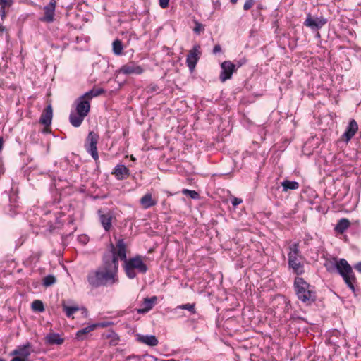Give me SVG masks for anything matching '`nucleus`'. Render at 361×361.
Segmentation results:
<instances>
[{
  "instance_id": "1",
  "label": "nucleus",
  "mask_w": 361,
  "mask_h": 361,
  "mask_svg": "<svg viewBox=\"0 0 361 361\" xmlns=\"http://www.w3.org/2000/svg\"><path fill=\"white\" fill-rule=\"evenodd\" d=\"M118 261L113 253L107 252L102 257V263L94 270L89 271L87 280L92 288L111 286L118 281Z\"/></svg>"
},
{
  "instance_id": "2",
  "label": "nucleus",
  "mask_w": 361,
  "mask_h": 361,
  "mask_svg": "<svg viewBox=\"0 0 361 361\" xmlns=\"http://www.w3.org/2000/svg\"><path fill=\"white\" fill-rule=\"evenodd\" d=\"M111 252L114 257L118 261V259L124 262L123 269L126 276L129 279H134L137 274H145L148 269L147 264L140 255L127 259L126 245L123 239H118L116 245L111 244Z\"/></svg>"
},
{
  "instance_id": "3",
  "label": "nucleus",
  "mask_w": 361,
  "mask_h": 361,
  "mask_svg": "<svg viewBox=\"0 0 361 361\" xmlns=\"http://www.w3.org/2000/svg\"><path fill=\"white\" fill-rule=\"evenodd\" d=\"M294 286L298 298L302 302L310 305L316 300V293L313 288L302 278L296 277Z\"/></svg>"
},
{
  "instance_id": "4",
  "label": "nucleus",
  "mask_w": 361,
  "mask_h": 361,
  "mask_svg": "<svg viewBox=\"0 0 361 361\" xmlns=\"http://www.w3.org/2000/svg\"><path fill=\"white\" fill-rule=\"evenodd\" d=\"M288 265L293 271L297 275H300L304 272L303 264L301 263L302 256L299 250V243H295L289 247L288 253Z\"/></svg>"
},
{
  "instance_id": "5",
  "label": "nucleus",
  "mask_w": 361,
  "mask_h": 361,
  "mask_svg": "<svg viewBox=\"0 0 361 361\" xmlns=\"http://www.w3.org/2000/svg\"><path fill=\"white\" fill-rule=\"evenodd\" d=\"M336 267L338 273L342 276L348 286L353 291H355L353 282L355 280V277L350 265L345 259H341L338 262H336Z\"/></svg>"
},
{
  "instance_id": "6",
  "label": "nucleus",
  "mask_w": 361,
  "mask_h": 361,
  "mask_svg": "<svg viewBox=\"0 0 361 361\" xmlns=\"http://www.w3.org/2000/svg\"><path fill=\"white\" fill-rule=\"evenodd\" d=\"M99 140V135L94 131H90L86 138L85 147L86 150L91 154L92 158L97 161L99 159L97 152V142Z\"/></svg>"
},
{
  "instance_id": "7",
  "label": "nucleus",
  "mask_w": 361,
  "mask_h": 361,
  "mask_svg": "<svg viewBox=\"0 0 361 361\" xmlns=\"http://www.w3.org/2000/svg\"><path fill=\"white\" fill-rule=\"evenodd\" d=\"M32 352L31 345L27 343L23 345L18 346L12 353V355H15L11 361H30L29 356Z\"/></svg>"
},
{
  "instance_id": "8",
  "label": "nucleus",
  "mask_w": 361,
  "mask_h": 361,
  "mask_svg": "<svg viewBox=\"0 0 361 361\" xmlns=\"http://www.w3.org/2000/svg\"><path fill=\"white\" fill-rule=\"evenodd\" d=\"M221 71L219 79L222 82L230 79L233 73L236 71L235 65L230 61H224L221 64Z\"/></svg>"
},
{
  "instance_id": "9",
  "label": "nucleus",
  "mask_w": 361,
  "mask_h": 361,
  "mask_svg": "<svg viewBox=\"0 0 361 361\" xmlns=\"http://www.w3.org/2000/svg\"><path fill=\"white\" fill-rule=\"evenodd\" d=\"M326 23V20L322 17H313L310 14L307 16L304 25L313 30L322 28Z\"/></svg>"
},
{
  "instance_id": "10",
  "label": "nucleus",
  "mask_w": 361,
  "mask_h": 361,
  "mask_svg": "<svg viewBox=\"0 0 361 361\" xmlns=\"http://www.w3.org/2000/svg\"><path fill=\"white\" fill-rule=\"evenodd\" d=\"M75 110L78 114L86 117L90 110V101L83 95L80 96L76 101Z\"/></svg>"
},
{
  "instance_id": "11",
  "label": "nucleus",
  "mask_w": 361,
  "mask_h": 361,
  "mask_svg": "<svg viewBox=\"0 0 361 361\" xmlns=\"http://www.w3.org/2000/svg\"><path fill=\"white\" fill-rule=\"evenodd\" d=\"M200 55V46L195 45L187 56L186 63L189 69L192 71L196 66Z\"/></svg>"
},
{
  "instance_id": "12",
  "label": "nucleus",
  "mask_w": 361,
  "mask_h": 361,
  "mask_svg": "<svg viewBox=\"0 0 361 361\" xmlns=\"http://www.w3.org/2000/svg\"><path fill=\"white\" fill-rule=\"evenodd\" d=\"M56 0H50L49 3L44 7V16L40 20L46 23H52L54 20Z\"/></svg>"
},
{
  "instance_id": "13",
  "label": "nucleus",
  "mask_w": 361,
  "mask_h": 361,
  "mask_svg": "<svg viewBox=\"0 0 361 361\" xmlns=\"http://www.w3.org/2000/svg\"><path fill=\"white\" fill-rule=\"evenodd\" d=\"M121 71L124 74H141L143 72V68L135 64L133 62H130L124 66H123L121 68Z\"/></svg>"
},
{
  "instance_id": "14",
  "label": "nucleus",
  "mask_w": 361,
  "mask_h": 361,
  "mask_svg": "<svg viewBox=\"0 0 361 361\" xmlns=\"http://www.w3.org/2000/svg\"><path fill=\"white\" fill-rule=\"evenodd\" d=\"M53 116V110L51 104H49L42 112L39 122L46 127L51 125Z\"/></svg>"
},
{
  "instance_id": "15",
  "label": "nucleus",
  "mask_w": 361,
  "mask_h": 361,
  "mask_svg": "<svg viewBox=\"0 0 361 361\" xmlns=\"http://www.w3.org/2000/svg\"><path fill=\"white\" fill-rule=\"evenodd\" d=\"M357 130H358V125H357V122L354 119H352L350 121L348 126L345 132L343 134V137H344L345 142H348V141H350V139L357 133Z\"/></svg>"
},
{
  "instance_id": "16",
  "label": "nucleus",
  "mask_w": 361,
  "mask_h": 361,
  "mask_svg": "<svg viewBox=\"0 0 361 361\" xmlns=\"http://www.w3.org/2000/svg\"><path fill=\"white\" fill-rule=\"evenodd\" d=\"M99 215L100 222L106 231H109L111 228L113 215L111 212L106 214H102L101 211L99 210Z\"/></svg>"
},
{
  "instance_id": "17",
  "label": "nucleus",
  "mask_w": 361,
  "mask_h": 361,
  "mask_svg": "<svg viewBox=\"0 0 361 361\" xmlns=\"http://www.w3.org/2000/svg\"><path fill=\"white\" fill-rule=\"evenodd\" d=\"M118 180H123L130 175L129 169L123 164L117 165L112 173Z\"/></svg>"
},
{
  "instance_id": "18",
  "label": "nucleus",
  "mask_w": 361,
  "mask_h": 361,
  "mask_svg": "<svg viewBox=\"0 0 361 361\" xmlns=\"http://www.w3.org/2000/svg\"><path fill=\"white\" fill-rule=\"evenodd\" d=\"M157 201L152 197L151 193H146L143 197H142L140 200V204L142 207V208L147 209L154 205H156Z\"/></svg>"
},
{
  "instance_id": "19",
  "label": "nucleus",
  "mask_w": 361,
  "mask_h": 361,
  "mask_svg": "<svg viewBox=\"0 0 361 361\" xmlns=\"http://www.w3.org/2000/svg\"><path fill=\"white\" fill-rule=\"evenodd\" d=\"M157 298L156 296H153L152 298H146L143 300V308H140L137 310V312L140 314H144L149 312L152 309L155 302L157 301Z\"/></svg>"
},
{
  "instance_id": "20",
  "label": "nucleus",
  "mask_w": 361,
  "mask_h": 361,
  "mask_svg": "<svg viewBox=\"0 0 361 361\" xmlns=\"http://www.w3.org/2000/svg\"><path fill=\"white\" fill-rule=\"evenodd\" d=\"M97 326H102V327H104L106 326L105 324H91V325H89L85 328H82V329L79 330L77 333H76V337L77 338L80 339V340H83L84 339V336L87 334L88 333L92 331L93 330H94L96 329V327Z\"/></svg>"
},
{
  "instance_id": "21",
  "label": "nucleus",
  "mask_w": 361,
  "mask_h": 361,
  "mask_svg": "<svg viewBox=\"0 0 361 361\" xmlns=\"http://www.w3.org/2000/svg\"><path fill=\"white\" fill-rule=\"evenodd\" d=\"M138 341L149 346H156L158 344V340L153 335H138Z\"/></svg>"
},
{
  "instance_id": "22",
  "label": "nucleus",
  "mask_w": 361,
  "mask_h": 361,
  "mask_svg": "<svg viewBox=\"0 0 361 361\" xmlns=\"http://www.w3.org/2000/svg\"><path fill=\"white\" fill-rule=\"evenodd\" d=\"M46 342L50 345H61L63 343V338H61L58 334L51 333L48 334L46 338Z\"/></svg>"
},
{
  "instance_id": "23",
  "label": "nucleus",
  "mask_w": 361,
  "mask_h": 361,
  "mask_svg": "<svg viewBox=\"0 0 361 361\" xmlns=\"http://www.w3.org/2000/svg\"><path fill=\"white\" fill-rule=\"evenodd\" d=\"M350 221L348 219L343 218L338 221L335 226V231L339 233H343L350 226Z\"/></svg>"
},
{
  "instance_id": "24",
  "label": "nucleus",
  "mask_w": 361,
  "mask_h": 361,
  "mask_svg": "<svg viewBox=\"0 0 361 361\" xmlns=\"http://www.w3.org/2000/svg\"><path fill=\"white\" fill-rule=\"evenodd\" d=\"M85 117L78 114L77 113H71L70 114V122L74 127H79Z\"/></svg>"
},
{
  "instance_id": "25",
  "label": "nucleus",
  "mask_w": 361,
  "mask_h": 361,
  "mask_svg": "<svg viewBox=\"0 0 361 361\" xmlns=\"http://www.w3.org/2000/svg\"><path fill=\"white\" fill-rule=\"evenodd\" d=\"M104 92V90L103 88H92L90 91L85 92L82 94L85 97H86L88 100L91 101L93 97L99 96L100 94Z\"/></svg>"
},
{
  "instance_id": "26",
  "label": "nucleus",
  "mask_w": 361,
  "mask_h": 361,
  "mask_svg": "<svg viewBox=\"0 0 361 361\" xmlns=\"http://www.w3.org/2000/svg\"><path fill=\"white\" fill-rule=\"evenodd\" d=\"M283 191L287 192L288 190H297L299 188V183L297 181L284 180L281 183Z\"/></svg>"
},
{
  "instance_id": "27",
  "label": "nucleus",
  "mask_w": 361,
  "mask_h": 361,
  "mask_svg": "<svg viewBox=\"0 0 361 361\" xmlns=\"http://www.w3.org/2000/svg\"><path fill=\"white\" fill-rule=\"evenodd\" d=\"M62 307L63 310L66 312V316L68 317H71L73 314L77 312L79 310V307L77 306H68L63 302L62 304Z\"/></svg>"
},
{
  "instance_id": "28",
  "label": "nucleus",
  "mask_w": 361,
  "mask_h": 361,
  "mask_svg": "<svg viewBox=\"0 0 361 361\" xmlns=\"http://www.w3.org/2000/svg\"><path fill=\"white\" fill-rule=\"evenodd\" d=\"M113 51L116 55H120L122 53L123 44L121 40L116 39L113 42Z\"/></svg>"
},
{
  "instance_id": "29",
  "label": "nucleus",
  "mask_w": 361,
  "mask_h": 361,
  "mask_svg": "<svg viewBox=\"0 0 361 361\" xmlns=\"http://www.w3.org/2000/svg\"><path fill=\"white\" fill-rule=\"evenodd\" d=\"M32 308L34 311L42 312L44 311V306L41 300H35L32 303Z\"/></svg>"
},
{
  "instance_id": "30",
  "label": "nucleus",
  "mask_w": 361,
  "mask_h": 361,
  "mask_svg": "<svg viewBox=\"0 0 361 361\" xmlns=\"http://www.w3.org/2000/svg\"><path fill=\"white\" fill-rule=\"evenodd\" d=\"M56 278L53 275H48L43 279L42 284L45 287L50 286L56 283Z\"/></svg>"
},
{
  "instance_id": "31",
  "label": "nucleus",
  "mask_w": 361,
  "mask_h": 361,
  "mask_svg": "<svg viewBox=\"0 0 361 361\" xmlns=\"http://www.w3.org/2000/svg\"><path fill=\"white\" fill-rule=\"evenodd\" d=\"M178 308L183 309V310H187L190 311L192 314L196 313L195 304L187 303L185 305L178 306Z\"/></svg>"
},
{
  "instance_id": "32",
  "label": "nucleus",
  "mask_w": 361,
  "mask_h": 361,
  "mask_svg": "<svg viewBox=\"0 0 361 361\" xmlns=\"http://www.w3.org/2000/svg\"><path fill=\"white\" fill-rule=\"evenodd\" d=\"M183 193L185 195H189V196L192 199H197L199 196V194L196 191L190 190L188 189L183 190Z\"/></svg>"
},
{
  "instance_id": "33",
  "label": "nucleus",
  "mask_w": 361,
  "mask_h": 361,
  "mask_svg": "<svg viewBox=\"0 0 361 361\" xmlns=\"http://www.w3.org/2000/svg\"><path fill=\"white\" fill-rule=\"evenodd\" d=\"M255 4V0H246V1L244 4L243 8L245 11L249 10Z\"/></svg>"
},
{
  "instance_id": "34",
  "label": "nucleus",
  "mask_w": 361,
  "mask_h": 361,
  "mask_svg": "<svg viewBox=\"0 0 361 361\" xmlns=\"http://www.w3.org/2000/svg\"><path fill=\"white\" fill-rule=\"evenodd\" d=\"M202 30H204V26L201 23L196 22L193 31L195 33H200Z\"/></svg>"
},
{
  "instance_id": "35",
  "label": "nucleus",
  "mask_w": 361,
  "mask_h": 361,
  "mask_svg": "<svg viewBox=\"0 0 361 361\" xmlns=\"http://www.w3.org/2000/svg\"><path fill=\"white\" fill-rule=\"evenodd\" d=\"M1 6V8H0V15H1V18L2 20H4L6 17V11H5V7L6 6H11V5H4V4H0Z\"/></svg>"
},
{
  "instance_id": "36",
  "label": "nucleus",
  "mask_w": 361,
  "mask_h": 361,
  "mask_svg": "<svg viewBox=\"0 0 361 361\" xmlns=\"http://www.w3.org/2000/svg\"><path fill=\"white\" fill-rule=\"evenodd\" d=\"M242 202H243V200L241 199H240V198H238V197H233L231 200V203H232V205L233 207L238 206V204L242 203Z\"/></svg>"
},
{
  "instance_id": "37",
  "label": "nucleus",
  "mask_w": 361,
  "mask_h": 361,
  "mask_svg": "<svg viewBox=\"0 0 361 361\" xmlns=\"http://www.w3.org/2000/svg\"><path fill=\"white\" fill-rule=\"evenodd\" d=\"M169 0H159V6L162 8H166L169 6Z\"/></svg>"
},
{
  "instance_id": "38",
  "label": "nucleus",
  "mask_w": 361,
  "mask_h": 361,
  "mask_svg": "<svg viewBox=\"0 0 361 361\" xmlns=\"http://www.w3.org/2000/svg\"><path fill=\"white\" fill-rule=\"evenodd\" d=\"M159 87L157 85H154V84H151L149 86V90L151 92H156V91L159 90Z\"/></svg>"
},
{
  "instance_id": "39",
  "label": "nucleus",
  "mask_w": 361,
  "mask_h": 361,
  "mask_svg": "<svg viewBox=\"0 0 361 361\" xmlns=\"http://www.w3.org/2000/svg\"><path fill=\"white\" fill-rule=\"evenodd\" d=\"M221 51V47L219 44H216L214 47L213 54H216Z\"/></svg>"
},
{
  "instance_id": "40",
  "label": "nucleus",
  "mask_w": 361,
  "mask_h": 361,
  "mask_svg": "<svg viewBox=\"0 0 361 361\" xmlns=\"http://www.w3.org/2000/svg\"><path fill=\"white\" fill-rule=\"evenodd\" d=\"M0 4L12 5L13 0H0Z\"/></svg>"
},
{
  "instance_id": "41",
  "label": "nucleus",
  "mask_w": 361,
  "mask_h": 361,
  "mask_svg": "<svg viewBox=\"0 0 361 361\" xmlns=\"http://www.w3.org/2000/svg\"><path fill=\"white\" fill-rule=\"evenodd\" d=\"M247 60L243 58L242 59H240L239 61H238V67L241 66L242 65L245 64L246 63Z\"/></svg>"
},
{
  "instance_id": "42",
  "label": "nucleus",
  "mask_w": 361,
  "mask_h": 361,
  "mask_svg": "<svg viewBox=\"0 0 361 361\" xmlns=\"http://www.w3.org/2000/svg\"><path fill=\"white\" fill-rule=\"evenodd\" d=\"M355 269L358 271L359 272L361 273V262H358L355 266Z\"/></svg>"
},
{
  "instance_id": "43",
  "label": "nucleus",
  "mask_w": 361,
  "mask_h": 361,
  "mask_svg": "<svg viewBox=\"0 0 361 361\" xmlns=\"http://www.w3.org/2000/svg\"><path fill=\"white\" fill-rule=\"evenodd\" d=\"M4 31H6V27L2 24H0V32H4Z\"/></svg>"
},
{
  "instance_id": "44",
  "label": "nucleus",
  "mask_w": 361,
  "mask_h": 361,
  "mask_svg": "<svg viewBox=\"0 0 361 361\" xmlns=\"http://www.w3.org/2000/svg\"><path fill=\"white\" fill-rule=\"evenodd\" d=\"M3 143H4L3 138L0 137V151L1 150V149L3 147Z\"/></svg>"
},
{
  "instance_id": "45",
  "label": "nucleus",
  "mask_w": 361,
  "mask_h": 361,
  "mask_svg": "<svg viewBox=\"0 0 361 361\" xmlns=\"http://www.w3.org/2000/svg\"><path fill=\"white\" fill-rule=\"evenodd\" d=\"M82 314H84V316L86 317L87 316V311L86 309H82Z\"/></svg>"
},
{
  "instance_id": "46",
  "label": "nucleus",
  "mask_w": 361,
  "mask_h": 361,
  "mask_svg": "<svg viewBox=\"0 0 361 361\" xmlns=\"http://www.w3.org/2000/svg\"><path fill=\"white\" fill-rule=\"evenodd\" d=\"M238 1V0H231V2L232 4H235Z\"/></svg>"
},
{
  "instance_id": "47",
  "label": "nucleus",
  "mask_w": 361,
  "mask_h": 361,
  "mask_svg": "<svg viewBox=\"0 0 361 361\" xmlns=\"http://www.w3.org/2000/svg\"><path fill=\"white\" fill-rule=\"evenodd\" d=\"M130 159H131L132 161H135V158L133 155H131Z\"/></svg>"
},
{
  "instance_id": "48",
  "label": "nucleus",
  "mask_w": 361,
  "mask_h": 361,
  "mask_svg": "<svg viewBox=\"0 0 361 361\" xmlns=\"http://www.w3.org/2000/svg\"><path fill=\"white\" fill-rule=\"evenodd\" d=\"M0 361H5V360L3 358H0Z\"/></svg>"
},
{
  "instance_id": "49",
  "label": "nucleus",
  "mask_w": 361,
  "mask_h": 361,
  "mask_svg": "<svg viewBox=\"0 0 361 361\" xmlns=\"http://www.w3.org/2000/svg\"><path fill=\"white\" fill-rule=\"evenodd\" d=\"M168 361H176L175 360H169Z\"/></svg>"
}]
</instances>
